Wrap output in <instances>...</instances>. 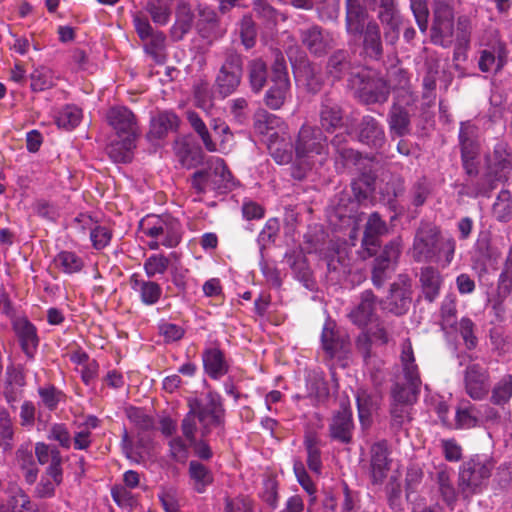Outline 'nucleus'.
I'll return each mask as SVG.
<instances>
[{
  "instance_id": "nucleus-1",
  "label": "nucleus",
  "mask_w": 512,
  "mask_h": 512,
  "mask_svg": "<svg viewBox=\"0 0 512 512\" xmlns=\"http://www.w3.org/2000/svg\"><path fill=\"white\" fill-rule=\"evenodd\" d=\"M189 411L181 423L183 436L191 444L195 442L196 432L206 437L213 428L222 427L225 422V409L222 397L209 391L199 397L188 400Z\"/></svg>"
},
{
  "instance_id": "nucleus-2",
  "label": "nucleus",
  "mask_w": 512,
  "mask_h": 512,
  "mask_svg": "<svg viewBox=\"0 0 512 512\" xmlns=\"http://www.w3.org/2000/svg\"><path fill=\"white\" fill-rule=\"evenodd\" d=\"M295 163L292 166V176L301 180L315 162H322L328 155L327 137L318 127L303 124L299 129L294 143Z\"/></svg>"
},
{
  "instance_id": "nucleus-3",
  "label": "nucleus",
  "mask_w": 512,
  "mask_h": 512,
  "mask_svg": "<svg viewBox=\"0 0 512 512\" xmlns=\"http://www.w3.org/2000/svg\"><path fill=\"white\" fill-rule=\"evenodd\" d=\"M107 121L120 139L108 147V153L115 161L126 162L139 135L136 117L128 108L116 106L108 111Z\"/></svg>"
},
{
  "instance_id": "nucleus-4",
  "label": "nucleus",
  "mask_w": 512,
  "mask_h": 512,
  "mask_svg": "<svg viewBox=\"0 0 512 512\" xmlns=\"http://www.w3.org/2000/svg\"><path fill=\"white\" fill-rule=\"evenodd\" d=\"M495 463L492 458L475 455L459 467L458 491L464 500L482 493L492 475Z\"/></svg>"
},
{
  "instance_id": "nucleus-5",
  "label": "nucleus",
  "mask_w": 512,
  "mask_h": 512,
  "mask_svg": "<svg viewBox=\"0 0 512 512\" xmlns=\"http://www.w3.org/2000/svg\"><path fill=\"white\" fill-rule=\"evenodd\" d=\"M188 181L197 195L208 191L222 192L232 189L235 185L231 172L224 160L219 157L211 158L208 166L195 171Z\"/></svg>"
},
{
  "instance_id": "nucleus-6",
  "label": "nucleus",
  "mask_w": 512,
  "mask_h": 512,
  "mask_svg": "<svg viewBox=\"0 0 512 512\" xmlns=\"http://www.w3.org/2000/svg\"><path fill=\"white\" fill-rule=\"evenodd\" d=\"M512 174V154L505 143H498L494 147L491 156L487 157V172L485 181L487 184L472 187L465 185V194L469 197H477L489 193L495 188L494 182L506 181Z\"/></svg>"
},
{
  "instance_id": "nucleus-7",
  "label": "nucleus",
  "mask_w": 512,
  "mask_h": 512,
  "mask_svg": "<svg viewBox=\"0 0 512 512\" xmlns=\"http://www.w3.org/2000/svg\"><path fill=\"white\" fill-rule=\"evenodd\" d=\"M397 73L400 76L398 85L402 88V91L388 112L387 123L392 137H403L411 132L410 106L413 105L416 97L405 89L409 82L407 72L398 69Z\"/></svg>"
},
{
  "instance_id": "nucleus-8",
  "label": "nucleus",
  "mask_w": 512,
  "mask_h": 512,
  "mask_svg": "<svg viewBox=\"0 0 512 512\" xmlns=\"http://www.w3.org/2000/svg\"><path fill=\"white\" fill-rule=\"evenodd\" d=\"M291 98V83L285 58L277 52L271 67V86L266 91L264 102L272 110L280 109Z\"/></svg>"
},
{
  "instance_id": "nucleus-9",
  "label": "nucleus",
  "mask_w": 512,
  "mask_h": 512,
  "mask_svg": "<svg viewBox=\"0 0 512 512\" xmlns=\"http://www.w3.org/2000/svg\"><path fill=\"white\" fill-rule=\"evenodd\" d=\"M142 232L153 239H159L161 245L172 248L181 241V224L169 215H148L140 222Z\"/></svg>"
},
{
  "instance_id": "nucleus-10",
  "label": "nucleus",
  "mask_w": 512,
  "mask_h": 512,
  "mask_svg": "<svg viewBox=\"0 0 512 512\" xmlns=\"http://www.w3.org/2000/svg\"><path fill=\"white\" fill-rule=\"evenodd\" d=\"M458 139L462 166L469 176H476L478 173L477 159L480 154L478 127L471 121L461 122Z\"/></svg>"
},
{
  "instance_id": "nucleus-11",
  "label": "nucleus",
  "mask_w": 512,
  "mask_h": 512,
  "mask_svg": "<svg viewBox=\"0 0 512 512\" xmlns=\"http://www.w3.org/2000/svg\"><path fill=\"white\" fill-rule=\"evenodd\" d=\"M242 72V56L233 50L226 51L224 62L215 80L219 94L223 97L231 95L241 82Z\"/></svg>"
},
{
  "instance_id": "nucleus-12",
  "label": "nucleus",
  "mask_w": 512,
  "mask_h": 512,
  "mask_svg": "<svg viewBox=\"0 0 512 512\" xmlns=\"http://www.w3.org/2000/svg\"><path fill=\"white\" fill-rule=\"evenodd\" d=\"M440 231L430 224L422 223L416 230L411 254L418 263L432 262L437 257V245L439 244Z\"/></svg>"
},
{
  "instance_id": "nucleus-13",
  "label": "nucleus",
  "mask_w": 512,
  "mask_h": 512,
  "mask_svg": "<svg viewBox=\"0 0 512 512\" xmlns=\"http://www.w3.org/2000/svg\"><path fill=\"white\" fill-rule=\"evenodd\" d=\"M300 41L310 54L321 57L336 46L334 33L313 25L300 30Z\"/></svg>"
},
{
  "instance_id": "nucleus-14",
  "label": "nucleus",
  "mask_w": 512,
  "mask_h": 512,
  "mask_svg": "<svg viewBox=\"0 0 512 512\" xmlns=\"http://www.w3.org/2000/svg\"><path fill=\"white\" fill-rule=\"evenodd\" d=\"M453 9L445 0L435 1L432 39L445 46L451 42L453 35Z\"/></svg>"
},
{
  "instance_id": "nucleus-15",
  "label": "nucleus",
  "mask_w": 512,
  "mask_h": 512,
  "mask_svg": "<svg viewBox=\"0 0 512 512\" xmlns=\"http://www.w3.org/2000/svg\"><path fill=\"white\" fill-rule=\"evenodd\" d=\"M490 376L486 368L479 364H470L464 372V389L475 401L484 400L490 390Z\"/></svg>"
},
{
  "instance_id": "nucleus-16",
  "label": "nucleus",
  "mask_w": 512,
  "mask_h": 512,
  "mask_svg": "<svg viewBox=\"0 0 512 512\" xmlns=\"http://www.w3.org/2000/svg\"><path fill=\"white\" fill-rule=\"evenodd\" d=\"M411 281L405 275H400L398 280L391 285L390 293L383 302V309L396 315L407 312L411 303Z\"/></svg>"
},
{
  "instance_id": "nucleus-17",
  "label": "nucleus",
  "mask_w": 512,
  "mask_h": 512,
  "mask_svg": "<svg viewBox=\"0 0 512 512\" xmlns=\"http://www.w3.org/2000/svg\"><path fill=\"white\" fill-rule=\"evenodd\" d=\"M378 19L384 25V37L387 43L394 45L399 39L402 17L396 0H380Z\"/></svg>"
},
{
  "instance_id": "nucleus-18",
  "label": "nucleus",
  "mask_w": 512,
  "mask_h": 512,
  "mask_svg": "<svg viewBox=\"0 0 512 512\" xmlns=\"http://www.w3.org/2000/svg\"><path fill=\"white\" fill-rule=\"evenodd\" d=\"M388 227L378 212H373L368 217L362 238V258H368L375 255L380 246V237L387 234Z\"/></svg>"
},
{
  "instance_id": "nucleus-19",
  "label": "nucleus",
  "mask_w": 512,
  "mask_h": 512,
  "mask_svg": "<svg viewBox=\"0 0 512 512\" xmlns=\"http://www.w3.org/2000/svg\"><path fill=\"white\" fill-rule=\"evenodd\" d=\"M354 423L352 411L348 401L340 402V409L336 411L329 424L330 436L333 440L341 443H349L352 439Z\"/></svg>"
},
{
  "instance_id": "nucleus-20",
  "label": "nucleus",
  "mask_w": 512,
  "mask_h": 512,
  "mask_svg": "<svg viewBox=\"0 0 512 512\" xmlns=\"http://www.w3.org/2000/svg\"><path fill=\"white\" fill-rule=\"evenodd\" d=\"M358 140L373 148L381 149L385 142L386 136L382 125L372 116H364L357 128Z\"/></svg>"
},
{
  "instance_id": "nucleus-21",
  "label": "nucleus",
  "mask_w": 512,
  "mask_h": 512,
  "mask_svg": "<svg viewBox=\"0 0 512 512\" xmlns=\"http://www.w3.org/2000/svg\"><path fill=\"white\" fill-rule=\"evenodd\" d=\"M268 150L278 164H288L293 159L294 144L291 141L288 125L281 126L278 134L267 143Z\"/></svg>"
},
{
  "instance_id": "nucleus-22",
  "label": "nucleus",
  "mask_w": 512,
  "mask_h": 512,
  "mask_svg": "<svg viewBox=\"0 0 512 512\" xmlns=\"http://www.w3.org/2000/svg\"><path fill=\"white\" fill-rule=\"evenodd\" d=\"M321 127L327 132H333L343 123V111L337 100L330 95L323 96L319 108Z\"/></svg>"
},
{
  "instance_id": "nucleus-23",
  "label": "nucleus",
  "mask_w": 512,
  "mask_h": 512,
  "mask_svg": "<svg viewBox=\"0 0 512 512\" xmlns=\"http://www.w3.org/2000/svg\"><path fill=\"white\" fill-rule=\"evenodd\" d=\"M452 476V469L446 465L438 466L434 476L441 499L451 510L454 509L459 494L458 487L454 486Z\"/></svg>"
},
{
  "instance_id": "nucleus-24",
  "label": "nucleus",
  "mask_w": 512,
  "mask_h": 512,
  "mask_svg": "<svg viewBox=\"0 0 512 512\" xmlns=\"http://www.w3.org/2000/svg\"><path fill=\"white\" fill-rule=\"evenodd\" d=\"M129 284L131 289L138 294L142 304L146 306L155 305L162 296V287L152 280L142 279L134 273L130 276Z\"/></svg>"
},
{
  "instance_id": "nucleus-25",
  "label": "nucleus",
  "mask_w": 512,
  "mask_h": 512,
  "mask_svg": "<svg viewBox=\"0 0 512 512\" xmlns=\"http://www.w3.org/2000/svg\"><path fill=\"white\" fill-rule=\"evenodd\" d=\"M205 373L213 380H219L229 371L224 353L217 347L206 348L202 353Z\"/></svg>"
},
{
  "instance_id": "nucleus-26",
  "label": "nucleus",
  "mask_w": 512,
  "mask_h": 512,
  "mask_svg": "<svg viewBox=\"0 0 512 512\" xmlns=\"http://www.w3.org/2000/svg\"><path fill=\"white\" fill-rule=\"evenodd\" d=\"M13 328L23 352L32 358L39 343L36 327L28 319L18 318L14 321Z\"/></svg>"
},
{
  "instance_id": "nucleus-27",
  "label": "nucleus",
  "mask_w": 512,
  "mask_h": 512,
  "mask_svg": "<svg viewBox=\"0 0 512 512\" xmlns=\"http://www.w3.org/2000/svg\"><path fill=\"white\" fill-rule=\"evenodd\" d=\"M400 358L404 383L421 388L422 381L420 378L418 366L415 363L412 344L409 339L404 340L402 343Z\"/></svg>"
},
{
  "instance_id": "nucleus-28",
  "label": "nucleus",
  "mask_w": 512,
  "mask_h": 512,
  "mask_svg": "<svg viewBox=\"0 0 512 512\" xmlns=\"http://www.w3.org/2000/svg\"><path fill=\"white\" fill-rule=\"evenodd\" d=\"M390 461L386 442L371 447V477L374 483H381L387 476Z\"/></svg>"
},
{
  "instance_id": "nucleus-29",
  "label": "nucleus",
  "mask_w": 512,
  "mask_h": 512,
  "mask_svg": "<svg viewBox=\"0 0 512 512\" xmlns=\"http://www.w3.org/2000/svg\"><path fill=\"white\" fill-rule=\"evenodd\" d=\"M375 311V295L371 290L361 294L360 303L350 311V320L359 327H365L371 320Z\"/></svg>"
},
{
  "instance_id": "nucleus-30",
  "label": "nucleus",
  "mask_w": 512,
  "mask_h": 512,
  "mask_svg": "<svg viewBox=\"0 0 512 512\" xmlns=\"http://www.w3.org/2000/svg\"><path fill=\"white\" fill-rule=\"evenodd\" d=\"M363 35V49L367 56L373 59L381 58L383 45L379 25L371 20L360 33Z\"/></svg>"
},
{
  "instance_id": "nucleus-31",
  "label": "nucleus",
  "mask_w": 512,
  "mask_h": 512,
  "mask_svg": "<svg viewBox=\"0 0 512 512\" xmlns=\"http://www.w3.org/2000/svg\"><path fill=\"white\" fill-rule=\"evenodd\" d=\"M367 17V11L359 0H346V31L349 34H360L366 26Z\"/></svg>"
},
{
  "instance_id": "nucleus-32",
  "label": "nucleus",
  "mask_w": 512,
  "mask_h": 512,
  "mask_svg": "<svg viewBox=\"0 0 512 512\" xmlns=\"http://www.w3.org/2000/svg\"><path fill=\"white\" fill-rule=\"evenodd\" d=\"M321 341L323 349L331 356H335L339 352H346L347 341L339 335L335 330V324L332 321H327L324 324Z\"/></svg>"
},
{
  "instance_id": "nucleus-33",
  "label": "nucleus",
  "mask_w": 512,
  "mask_h": 512,
  "mask_svg": "<svg viewBox=\"0 0 512 512\" xmlns=\"http://www.w3.org/2000/svg\"><path fill=\"white\" fill-rule=\"evenodd\" d=\"M188 474L192 482L193 489L197 493H204L207 487L210 486L214 480L212 471L196 460L190 461Z\"/></svg>"
},
{
  "instance_id": "nucleus-34",
  "label": "nucleus",
  "mask_w": 512,
  "mask_h": 512,
  "mask_svg": "<svg viewBox=\"0 0 512 512\" xmlns=\"http://www.w3.org/2000/svg\"><path fill=\"white\" fill-rule=\"evenodd\" d=\"M420 282L425 299L429 302L434 301L439 295L442 284L440 272L433 267H424L420 272Z\"/></svg>"
},
{
  "instance_id": "nucleus-35",
  "label": "nucleus",
  "mask_w": 512,
  "mask_h": 512,
  "mask_svg": "<svg viewBox=\"0 0 512 512\" xmlns=\"http://www.w3.org/2000/svg\"><path fill=\"white\" fill-rule=\"evenodd\" d=\"M358 415L363 427L371 424L372 414L378 408V397L368 393L366 390H359L356 395Z\"/></svg>"
},
{
  "instance_id": "nucleus-36",
  "label": "nucleus",
  "mask_w": 512,
  "mask_h": 512,
  "mask_svg": "<svg viewBox=\"0 0 512 512\" xmlns=\"http://www.w3.org/2000/svg\"><path fill=\"white\" fill-rule=\"evenodd\" d=\"M179 118L171 111L160 112L151 121L150 133L160 139L163 138L168 132L174 131L178 128Z\"/></svg>"
},
{
  "instance_id": "nucleus-37",
  "label": "nucleus",
  "mask_w": 512,
  "mask_h": 512,
  "mask_svg": "<svg viewBox=\"0 0 512 512\" xmlns=\"http://www.w3.org/2000/svg\"><path fill=\"white\" fill-rule=\"evenodd\" d=\"M285 125L286 123H284L280 117L265 112L257 116L254 128L257 133L266 137V142L268 143V140H271L278 134V130L281 129V126Z\"/></svg>"
},
{
  "instance_id": "nucleus-38",
  "label": "nucleus",
  "mask_w": 512,
  "mask_h": 512,
  "mask_svg": "<svg viewBox=\"0 0 512 512\" xmlns=\"http://www.w3.org/2000/svg\"><path fill=\"white\" fill-rule=\"evenodd\" d=\"M512 399V374L502 376L492 387L490 402L504 408Z\"/></svg>"
},
{
  "instance_id": "nucleus-39",
  "label": "nucleus",
  "mask_w": 512,
  "mask_h": 512,
  "mask_svg": "<svg viewBox=\"0 0 512 512\" xmlns=\"http://www.w3.org/2000/svg\"><path fill=\"white\" fill-rule=\"evenodd\" d=\"M16 465L22 470L25 480L33 484L38 476V468L34 461V455L28 447H20L16 452Z\"/></svg>"
},
{
  "instance_id": "nucleus-40",
  "label": "nucleus",
  "mask_w": 512,
  "mask_h": 512,
  "mask_svg": "<svg viewBox=\"0 0 512 512\" xmlns=\"http://www.w3.org/2000/svg\"><path fill=\"white\" fill-rule=\"evenodd\" d=\"M247 69L251 90L255 93H259L267 82V65L262 59L257 58L248 63Z\"/></svg>"
},
{
  "instance_id": "nucleus-41",
  "label": "nucleus",
  "mask_w": 512,
  "mask_h": 512,
  "mask_svg": "<svg viewBox=\"0 0 512 512\" xmlns=\"http://www.w3.org/2000/svg\"><path fill=\"white\" fill-rule=\"evenodd\" d=\"M476 253L484 261H496L501 256V250L493 243L488 232H481L475 243Z\"/></svg>"
},
{
  "instance_id": "nucleus-42",
  "label": "nucleus",
  "mask_w": 512,
  "mask_h": 512,
  "mask_svg": "<svg viewBox=\"0 0 512 512\" xmlns=\"http://www.w3.org/2000/svg\"><path fill=\"white\" fill-rule=\"evenodd\" d=\"M54 263L57 268L66 274L80 272L84 266L81 257L71 251H61L55 258Z\"/></svg>"
},
{
  "instance_id": "nucleus-43",
  "label": "nucleus",
  "mask_w": 512,
  "mask_h": 512,
  "mask_svg": "<svg viewBox=\"0 0 512 512\" xmlns=\"http://www.w3.org/2000/svg\"><path fill=\"white\" fill-rule=\"evenodd\" d=\"M24 386V377L21 372L15 369H7V379L4 388V395L8 403L19 400L21 388Z\"/></svg>"
},
{
  "instance_id": "nucleus-44",
  "label": "nucleus",
  "mask_w": 512,
  "mask_h": 512,
  "mask_svg": "<svg viewBox=\"0 0 512 512\" xmlns=\"http://www.w3.org/2000/svg\"><path fill=\"white\" fill-rule=\"evenodd\" d=\"M349 70L350 63L348 61L347 51L338 50L330 56L327 63V73L334 79L342 78Z\"/></svg>"
},
{
  "instance_id": "nucleus-45",
  "label": "nucleus",
  "mask_w": 512,
  "mask_h": 512,
  "mask_svg": "<svg viewBox=\"0 0 512 512\" xmlns=\"http://www.w3.org/2000/svg\"><path fill=\"white\" fill-rule=\"evenodd\" d=\"M193 14L186 4L178 6L176 12V22L172 27V35L176 39H181L192 27Z\"/></svg>"
},
{
  "instance_id": "nucleus-46",
  "label": "nucleus",
  "mask_w": 512,
  "mask_h": 512,
  "mask_svg": "<svg viewBox=\"0 0 512 512\" xmlns=\"http://www.w3.org/2000/svg\"><path fill=\"white\" fill-rule=\"evenodd\" d=\"M365 99L369 103H382L388 99L389 86L382 79L373 80L363 87Z\"/></svg>"
},
{
  "instance_id": "nucleus-47",
  "label": "nucleus",
  "mask_w": 512,
  "mask_h": 512,
  "mask_svg": "<svg viewBox=\"0 0 512 512\" xmlns=\"http://www.w3.org/2000/svg\"><path fill=\"white\" fill-rule=\"evenodd\" d=\"M172 0H149L147 11L151 15L154 23L165 25L168 23L171 14Z\"/></svg>"
},
{
  "instance_id": "nucleus-48",
  "label": "nucleus",
  "mask_w": 512,
  "mask_h": 512,
  "mask_svg": "<svg viewBox=\"0 0 512 512\" xmlns=\"http://www.w3.org/2000/svg\"><path fill=\"white\" fill-rule=\"evenodd\" d=\"M81 119V109L75 105H67L58 112L56 123L60 128L72 130L80 123Z\"/></svg>"
},
{
  "instance_id": "nucleus-49",
  "label": "nucleus",
  "mask_w": 512,
  "mask_h": 512,
  "mask_svg": "<svg viewBox=\"0 0 512 512\" xmlns=\"http://www.w3.org/2000/svg\"><path fill=\"white\" fill-rule=\"evenodd\" d=\"M31 89L33 91H44L54 85L53 71L45 66L38 67L30 74Z\"/></svg>"
},
{
  "instance_id": "nucleus-50",
  "label": "nucleus",
  "mask_w": 512,
  "mask_h": 512,
  "mask_svg": "<svg viewBox=\"0 0 512 512\" xmlns=\"http://www.w3.org/2000/svg\"><path fill=\"white\" fill-rule=\"evenodd\" d=\"M186 115L188 122L201 138L205 148L210 152L216 151V144L213 142L209 131L200 116L194 111H187Z\"/></svg>"
},
{
  "instance_id": "nucleus-51",
  "label": "nucleus",
  "mask_w": 512,
  "mask_h": 512,
  "mask_svg": "<svg viewBox=\"0 0 512 512\" xmlns=\"http://www.w3.org/2000/svg\"><path fill=\"white\" fill-rule=\"evenodd\" d=\"M419 393V387H414L404 382H397L392 388L391 397L392 401L412 405L416 402Z\"/></svg>"
},
{
  "instance_id": "nucleus-52",
  "label": "nucleus",
  "mask_w": 512,
  "mask_h": 512,
  "mask_svg": "<svg viewBox=\"0 0 512 512\" xmlns=\"http://www.w3.org/2000/svg\"><path fill=\"white\" fill-rule=\"evenodd\" d=\"M170 261L163 254H152L149 256L143 264L144 271L149 279L155 277L156 275L164 274L168 267Z\"/></svg>"
},
{
  "instance_id": "nucleus-53",
  "label": "nucleus",
  "mask_w": 512,
  "mask_h": 512,
  "mask_svg": "<svg viewBox=\"0 0 512 512\" xmlns=\"http://www.w3.org/2000/svg\"><path fill=\"white\" fill-rule=\"evenodd\" d=\"M14 436L13 424L9 413L0 408V447L6 451L12 448Z\"/></svg>"
},
{
  "instance_id": "nucleus-54",
  "label": "nucleus",
  "mask_w": 512,
  "mask_h": 512,
  "mask_svg": "<svg viewBox=\"0 0 512 512\" xmlns=\"http://www.w3.org/2000/svg\"><path fill=\"white\" fill-rule=\"evenodd\" d=\"M493 214L501 222H506L510 218L512 214V200L511 193L508 190H503L498 194L493 204Z\"/></svg>"
},
{
  "instance_id": "nucleus-55",
  "label": "nucleus",
  "mask_w": 512,
  "mask_h": 512,
  "mask_svg": "<svg viewBox=\"0 0 512 512\" xmlns=\"http://www.w3.org/2000/svg\"><path fill=\"white\" fill-rule=\"evenodd\" d=\"M7 510H10V512H38L36 505L31 502L29 496L20 489L10 496Z\"/></svg>"
},
{
  "instance_id": "nucleus-56",
  "label": "nucleus",
  "mask_w": 512,
  "mask_h": 512,
  "mask_svg": "<svg viewBox=\"0 0 512 512\" xmlns=\"http://www.w3.org/2000/svg\"><path fill=\"white\" fill-rule=\"evenodd\" d=\"M38 394L40 397L39 405L44 406L50 411L56 410L63 397V393L53 385L39 387Z\"/></svg>"
},
{
  "instance_id": "nucleus-57",
  "label": "nucleus",
  "mask_w": 512,
  "mask_h": 512,
  "mask_svg": "<svg viewBox=\"0 0 512 512\" xmlns=\"http://www.w3.org/2000/svg\"><path fill=\"white\" fill-rule=\"evenodd\" d=\"M395 265L384 259L382 256H378L374 260V266L372 270V282L376 287H381L386 279L388 278V272L393 270Z\"/></svg>"
},
{
  "instance_id": "nucleus-58",
  "label": "nucleus",
  "mask_w": 512,
  "mask_h": 512,
  "mask_svg": "<svg viewBox=\"0 0 512 512\" xmlns=\"http://www.w3.org/2000/svg\"><path fill=\"white\" fill-rule=\"evenodd\" d=\"M456 241L452 237L439 239L437 245V257L434 259L435 262L442 263L443 266H448L455 254Z\"/></svg>"
},
{
  "instance_id": "nucleus-59",
  "label": "nucleus",
  "mask_w": 512,
  "mask_h": 512,
  "mask_svg": "<svg viewBox=\"0 0 512 512\" xmlns=\"http://www.w3.org/2000/svg\"><path fill=\"white\" fill-rule=\"evenodd\" d=\"M169 456L178 463H185L189 457V446L180 437L176 436L169 440Z\"/></svg>"
},
{
  "instance_id": "nucleus-60",
  "label": "nucleus",
  "mask_w": 512,
  "mask_h": 512,
  "mask_svg": "<svg viewBox=\"0 0 512 512\" xmlns=\"http://www.w3.org/2000/svg\"><path fill=\"white\" fill-rule=\"evenodd\" d=\"M159 500L166 512H178V492L173 486H161Z\"/></svg>"
},
{
  "instance_id": "nucleus-61",
  "label": "nucleus",
  "mask_w": 512,
  "mask_h": 512,
  "mask_svg": "<svg viewBox=\"0 0 512 512\" xmlns=\"http://www.w3.org/2000/svg\"><path fill=\"white\" fill-rule=\"evenodd\" d=\"M374 182V176L363 174L352 183L354 194L359 201L368 198V196L372 194L374 191Z\"/></svg>"
},
{
  "instance_id": "nucleus-62",
  "label": "nucleus",
  "mask_w": 512,
  "mask_h": 512,
  "mask_svg": "<svg viewBox=\"0 0 512 512\" xmlns=\"http://www.w3.org/2000/svg\"><path fill=\"white\" fill-rule=\"evenodd\" d=\"M504 57L499 54L496 59L495 55L489 50H483L480 54L478 66L482 72L498 71L504 66Z\"/></svg>"
},
{
  "instance_id": "nucleus-63",
  "label": "nucleus",
  "mask_w": 512,
  "mask_h": 512,
  "mask_svg": "<svg viewBox=\"0 0 512 512\" xmlns=\"http://www.w3.org/2000/svg\"><path fill=\"white\" fill-rule=\"evenodd\" d=\"M343 495L341 512H365L361 505L359 494L350 490L347 484L343 486Z\"/></svg>"
},
{
  "instance_id": "nucleus-64",
  "label": "nucleus",
  "mask_w": 512,
  "mask_h": 512,
  "mask_svg": "<svg viewBox=\"0 0 512 512\" xmlns=\"http://www.w3.org/2000/svg\"><path fill=\"white\" fill-rule=\"evenodd\" d=\"M48 439L57 441L61 447L70 448L71 446V435L67 426L63 423H54L51 425L48 432Z\"/></svg>"
}]
</instances>
